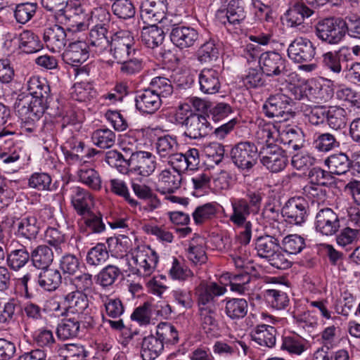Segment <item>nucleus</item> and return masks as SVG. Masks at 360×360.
<instances>
[{
  "label": "nucleus",
  "instance_id": "nucleus-1",
  "mask_svg": "<svg viewBox=\"0 0 360 360\" xmlns=\"http://www.w3.org/2000/svg\"><path fill=\"white\" fill-rule=\"evenodd\" d=\"M264 196V194L259 190L248 189L244 197L231 200L233 212L229 220L237 226H244L245 229L240 235V243L244 245L250 242L252 236V224L247 219L251 214H258Z\"/></svg>",
  "mask_w": 360,
  "mask_h": 360
},
{
  "label": "nucleus",
  "instance_id": "nucleus-2",
  "mask_svg": "<svg viewBox=\"0 0 360 360\" xmlns=\"http://www.w3.org/2000/svg\"><path fill=\"white\" fill-rule=\"evenodd\" d=\"M89 44L86 40L79 37L77 41L71 43L69 49L63 55L64 60L74 67V72L77 80L74 86L86 90L90 83L89 64L81 66L89 57Z\"/></svg>",
  "mask_w": 360,
  "mask_h": 360
},
{
  "label": "nucleus",
  "instance_id": "nucleus-3",
  "mask_svg": "<svg viewBox=\"0 0 360 360\" xmlns=\"http://www.w3.org/2000/svg\"><path fill=\"white\" fill-rule=\"evenodd\" d=\"M174 122L184 128V135L198 139L209 134L210 123L203 115L194 112L187 104L179 105L174 115Z\"/></svg>",
  "mask_w": 360,
  "mask_h": 360
},
{
  "label": "nucleus",
  "instance_id": "nucleus-4",
  "mask_svg": "<svg viewBox=\"0 0 360 360\" xmlns=\"http://www.w3.org/2000/svg\"><path fill=\"white\" fill-rule=\"evenodd\" d=\"M280 248L278 240L269 235L259 236L255 240V250L258 257L276 269H287L291 266V262L285 258Z\"/></svg>",
  "mask_w": 360,
  "mask_h": 360
},
{
  "label": "nucleus",
  "instance_id": "nucleus-5",
  "mask_svg": "<svg viewBox=\"0 0 360 360\" xmlns=\"http://www.w3.org/2000/svg\"><path fill=\"white\" fill-rule=\"evenodd\" d=\"M230 156L238 169L249 171L257 163L260 151H258L257 146L252 141H240L233 146Z\"/></svg>",
  "mask_w": 360,
  "mask_h": 360
},
{
  "label": "nucleus",
  "instance_id": "nucleus-6",
  "mask_svg": "<svg viewBox=\"0 0 360 360\" xmlns=\"http://www.w3.org/2000/svg\"><path fill=\"white\" fill-rule=\"evenodd\" d=\"M345 21L342 18L330 17L320 20L315 25L316 36L329 44H338L345 37Z\"/></svg>",
  "mask_w": 360,
  "mask_h": 360
},
{
  "label": "nucleus",
  "instance_id": "nucleus-7",
  "mask_svg": "<svg viewBox=\"0 0 360 360\" xmlns=\"http://www.w3.org/2000/svg\"><path fill=\"white\" fill-rule=\"evenodd\" d=\"M89 301L88 299V294L86 292H81V290H76L69 292L64 295L63 301L59 303L58 302H53L55 306L53 310L55 311H63L57 315L65 316L69 313L78 314L79 315L84 316V319L89 314Z\"/></svg>",
  "mask_w": 360,
  "mask_h": 360
},
{
  "label": "nucleus",
  "instance_id": "nucleus-8",
  "mask_svg": "<svg viewBox=\"0 0 360 360\" xmlns=\"http://www.w3.org/2000/svg\"><path fill=\"white\" fill-rule=\"evenodd\" d=\"M51 91H33L31 97L28 99L29 104L26 108L27 117L25 118V127L27 124L32 126L33 122L38 120L44 114L45 110L48 108L53 99L51 96ZM28 131H32L33 128L28 127L26 128Z\"/></svg>",
  "mask_w": 360,
  "mask_h": 360
},
{
  "label": "nucleus",
  "instance_id": "nucleus-9",
  "mask_svg": "<svg viewBox=\"0 0 360 360\" xmlns=\"http://www.w3.org/2000/svg\"><path fill=\"white\" fill-rule=\"evenodd\" d=\"M245 17L246 12L242 0H231L226 9L218 10L216 13L217 20L227 30L240 25Z\"/></svg>",
  "mask_w": 360,
  "mask_h": 360
},
{
  "label": "nucleus",
  "instance_id": "nucleus-10",
  "mask_svg": "<svg viewBox=\"0 0 360 360\" xmlns=\"http://www.w3.org/2000/svg\"><path fill=\"white\" fill-rule=\"evenodd\" d=\"M259 158L263 166L274 173L283 170L288 162L285 150L278 146L271 143L260 150Z\"/></svg>",
  "mask_w": 360,
  "mask_h": 360
},
{
  "label": "nucleus",
  "instance_id": "nucleus-11",
  "mask_svg": "<svg viewBox=\"0 0 360 360\" xmlns=\"http://www.w3.org/2000/svg\"><path fill=\"white\" fill-rule=\"evenodd\" d=\"M5 250L7 264L13 271L21 269L30 260V253L27 247L15 239L6 240Z\"/></svg>",
  "mask_w": 360,
  "mask_h": 360
},
{
  "label": "nucleus",
  "instance_id": "nucleus-12",
  "mask_svg": "<svg viewBox=\"0 0 360 360\" xmlns=\"http://www.w3.org/2000/svg\"><path fill=\"white\" fill-rule=\"evenodd\" d=\"M110 49L108 54H112L117 62H123L124 60L131 57L134 51H137L133 47L134 39L127 31L117 32L113 37L110 44Z\"/></svg>",
  "mask_w": 360,
  "mask_h": 360
},
{
  "label": "nucleus",
  "instance_id": "nucleus-13",
  "mask_svg": "<svg viewBox=\"0 0 360 360\" xmlns=\"http://www.w3.org/2000/svg\"><path fill=\"white\" fill-rule=\"evenodd\" d=\"M308 209V204L304 199L294 198L288 200L282 208L281 214L288 223L300 226L307 220Z\"/></svg>",
  "mask_w": 360,
  "mask_h": 360
},
{
  "label": "nucleus",
  "instance_id": "nucleus-14",
  "mask_svg": "<svg viewBox=\"0 0 360 360\" xmlns=\"http://www.w3.org/2000/svg\"><path fill=\"white\" fill-rule=\"evenodd\" d=\"M288 55L295 63H309L316 56V47L309 39L297 37L288 46Z\"/></svg>",
  "mask_w": 360,
  "mask_h": 360
},
{
  "label": "nucleus",
  "instance_id": "nucleus-15",
  "mask_svg": "<svg viewBox=\"0 0 360 360\" xmlns=\"http://www.w3.org/2000/svg\"><path fill=\"white\" fill-rule=\"evenodd\" d=\"M168 0H146L140 6V15L144 24L160 22L167 11Z\"/></svg>",
  "mask_w": 360,
  "mask_h": 360
},
{
  "label": "nucleus",
  "instance_id": "nucleus-16",
  "mask_svg": "<svg viewBox=\"0 0 360 360\" xmlns=\"http://www.w3.org/2000/svg\"><path fill=\"white\" fill-rule=\"evenodd\" d=\"M292 106V100L289 95L278 93L270 96L263 105V110L269 117L282 118L288 115Z\"/></svg>",
  "mask_w": 360,
  "mask_h": 360
},
{
  "label": "nucleus",
  "instance_id": "nucleus-17",
  "mask_svg": "<svg viewBox=\"0 0 360 360\" xmlns=\"http://www.w3.org/2000/svg\"><path fill=\"white\" fill-rule=\"evenodd\" d=\"M314 225L316 231L325 236L335 234L340 226L338 215L330 208H324L318 212Z\"/></svg>",
  "mask_w": 360,
  "mask_h": 360
},
{
  "label": "nucleus",
  "instance_id": "nucleus-18",
  "mask_svg": "<svg viewBox=\"0 0 360 360\" xmlns=\"http://www.w3.org/2000/svg\"><path fill=\"white\" fill-rule=\"evenodd\" d=\"M129 165L131 169L137 172L139 174L148 176L155 169V157L149 152L139 151L131 154Z\"/></svg>",
  "mask_w": 360,
  "mask_h": 360
},
{
  "label": "nucleus",
  "instance_id": "nucleus-19",
  "mask_svg": "<svg viewBox=\"0 0 360 360\" xmlns=\"http://www.w3.org/2000/svg\"><path fill=\"white\" fill-rule=\"evenodd\" d=\"M259 63L263 73L267 76L278 75L285 71V60L277 52L268 51L262 53Z\"/></svg>",
  "mask_w": 360,
  "mask_h": 360
},
{
  "label": "nucleus",
  "instance_id": "nucleus-20",
  "mask_svg": "<svg viewBox=\"0 0 360 360\" xmlns=\"http://www.w3.org/2000/svg\"><path fill=\"white\" fill-rule=\"evenodd\" d=\"M314 11L305 3L297 0L292 3L285 13L286 25L290 27H296L301 25L305 18H308L314 14Z\"/></svg>",
  "mask_w": 360,
  "mask_h": 360
},
{
  "label": "nucleus",
  "instance_id": "nucleus-21",
  "mask_svg": "<svg viewBox=\"0 0 360 360\" xmlns=\"http://www.w3.org/2000/svg\"><path fill=\"white\" fill-rule=\"evenodd\" d=\"M151 255V248L148 246H141L135 248L130 255L122 256L120 262L125 264L123 271L133 274L141 275V269L139 265L143 264L147 255Z\"/></svg>",
  "mask_w": 360,
  "mask_h": 360
},
{
  "label": "nucleus",
  "instance_id": "nucleus-22",
  "mask_svg": "<svg viewBox=\"0 0 360 360\" xmlns=\"http://www.w3.org/2000/svg\"><path fill=\"white\" fill-rule=\"evenodd\" d=\"M170 38L174 44L183 49L194 45L198 39V33L191 27L176 26L171 31Z\"/></svg>",
  "mask_w": 360,
  "mask_h": 360
},
{
  "label": "nucleus",
  "instance_id": "nucleus-23",
  "mask_svg": "<svg viewBox=\"0 0 360 360\" xmlns=\"http://www.w3.org/2000/svg\"><path fill=\"white\" fill-rule=\"evenodd\" d=\"M40 226L35 217H22L13 224L14 234L20 238L29 240L37 238Z\"/></svg>",
  "mask_w": 360,
  "mask_h": 360
},
{
  "label": "nucleus",
  "instance_id": "nucleus-24",
  "mask_svg": "<svg viewBox=\"0 0 360 360\" xmlns=\"http://www.w3.org/2000/svg\"><path fill=\"white\" fill-rule=\"evenodd\" d=\"M225 292V288L214 282L200 284L196 291L199 310L210 308L208 304L214 301V297L222 295Z\"/></svg>",
  "mask_w": 360,
  "mask_h": 360
},
{
  "label": "nucleus",
  "instance_id": "nucleus-25",
  "mask_svg": "<svg viewBox=\"0 0 360 360\" xmlns=\"http://www.w3.org/2000/svg\"><path fill=\"white\" fill-rule=\"evenodd\" d=\"M181 174L172 169H165L159 175L157 191L162 194L172 193L181 186Z\"/></svg>",
  "mask_w": 360,
  "mask_h": 360
},
{
  "label": "nucleus",
  "instance_id": "nucleus-26",
  "mask_svg": "<svg viewBox=\"0 0 360 360\" xmlns=\"http://www.w3.org/2000/svg\"><path fill=\"white\" fill-rule=\"evenodd\" d=\"M61 274L55 269L45 268L36 275L34 281L44 290L53 291L61 283Z\"/></svg>",
  "mask_w": 360,
  "mask_h": 360
},
{
  "label": "nucleus",
  "instance_id": "nucleus-27",
  "mask_svg": "<svg viewBox=\"0 0 360 360\" xmlns=\"http://www.w3.org/2000/svg\"><path fill=\"white\" fill-rule=\"evenodd\" d=\"M43 39L47 47L53 51L60 50L66 44V33L64 29L57 24L44 30Z\"/></svg>",
  "mask_w": 360,
  "mask_h": 360
},
{
  "label": "nucleus",
  "instance_id": "nucleus-28",
  "mask_svg": "<svg viewBox=\"0 0 360 360\" xmlns=\"http://www.w3.org/2000/svg\"><path fill=\"white\" fill-rule=\"evenodd\" d=\"M252 339L260 346L271 348L276 341V329L269 325L261 324L256 326L252 333Z\"/></svg>",
  "mask_w": 360,
  "mask_h": 360
},
{
  "label": "nucleus",
  "instance_id": "nucleus-29",
  "mask_svg": "<svg viewBox=\"0 0 360 360\" xmlns=\"http://www.w3.org/2000/svg\"><path fill=\"white\" fill-rule=\"evenodd\" d=\"M160 95L157 91H143L136 97V108L145 113H153L161 105Z\"/></svg>",
  "mask_w": 360,
  "mask_h": 360
},
{
  "label": "nucleus",
  "instance_id": "nucleus-30",
  "mask_svg": "<svg viewBox=\"0 0 360 360\" xmlns=\"http://www.w3.org/2000/svg\"><path fill=\"white\" fill-rule=\"evenodd\" d=\"M164 346L156 335H150L143 338L141 356L143 360H154L163 351Z\"/></svg>",
  "mask_w": 360,
  "mask_h": 360
},
{
  "label": "nucleus",
  "instance_id": "nucleus-31",
  "mask_svg": "<svg viewBox=\"0 0 360 360\" xmlns=\"http://www.w3.org/2000/svg\"><path fill=\"white\" fill-rule=\"evenodd\" d=\"M158 23L147 24L143 27L141 33V40L143 44L150 49H154L162 44L165 33L162 28L157 26Z\"/></svg>",
  "mask_w": 360,
  "mask_h": 360
},
{
  "label": "nucleus",
  "instance_id": "nucleus-32",
  "mask_svg": "<svg viewBox=\"0 0 360 360\" xmlns=\"http://www.w3.org/2000/svg\"><path fill=\"white\" fill-rule=\"evenodd\" d=\"M280 139L283 145L297 150L304 146V134L298 127H288L280 132Z\"/></svg>",
  "mask_w": 360,
  "mask_h": 360
},
{
  "label": "nucleus",
  "instance_id": "nucleus-33",
  "mask_svg": "<svg viewBox=\"0 0 360 360\" xmlns=\"http://www.w3.org/2000/svg\"><path fill=\"white\" fill-rule=\"evenodd\" d=\"M107 27L105 26H98V24L94 25L91 27V47H94L92 51L97 54H108L107 48L110 42L107 37Z\"/></svg>",
  "mask_w": 360,
  "mask_h": 360
},
{
  "label": "nucleus",
  "instance_id": "nucleus-34",
  "mask_svg": "<svg viewBox=\"0 0 360 360\" xmlns=\"http://www.w3.org/2000/svg\"><path fill=\"white\" fill-rule=\"evenodd\" d=\"M225 302V314L232 320L244 318L248 311V304L243 298H226Z\"/></svg>",
  "mask_w": 360,
  "mask_h": 360
},
{
  "label": "nucleus",
  "instance_id": "nucleus-35",
  "mask_svg": "<svg viewBox=\"0 0 360 360\" xmlns=\"http://www.w3.org/2000/svg\"><path fill=\"white\" fill-rule=\"evenodd\" d=\"M30 260L39 269L48 268L53 260V252L47 245H38L31 252Z\"/></svg>",
  "mask_w": 360,
  "mask_h": 360
},
{
  "label": "nucleus",
  "instance_id": "nucleus-36",
  "mask_svg": "<svg viewBox=\"0 0 360 360\" xmlns=\"http://www.w3.org/2000/svg\"><path fill=\"white\" fill-rule=\"evenodd\" d=\"M332 174L341 175L347 173L352 167V160L343 153L333 154L325 160Z\"/></svg>",
  "mask_w": 360,
  "mask_h": 360
},
{
  "label": "nucleus",
  "instance_id": "nucleus-37",
  "mask_svg": "<svg viewBox=\"0 0 360 360\" xmlns=\"http://www.w3.org/2000/svg\"><path fill=\"white\" fill-rule=\"evenodd\" d=\"M155 145L156 153L160 158L169 159L179 149L176 139L169 135H165L158 138Z\"/></svg>",
  "mask_w": 360,
  "mask_h": 360
},
{
  "label": "nucleus",
  "instance_id": "nucleus-38",
  "mask_svg": "<svg viewBox=\"0 0 360 360\" xmlns=\"http://www.w3.org/2000/svg\"><path fill=\"white\" fill-rule=\"evenodd\" d=\"M20 48L26 53L39 51L43 47L39 37L30 30H24L19 37Z\"/></svg>",
  "mask_w": 360,
  "mask_h": 360
},
{
  "label": "nucleus",
  "instance_id": "nucleus-39",
  "mask_svg": "<svg viewBox=\"0 0 360 360\" xmlns=\"http://www.w3.org/2000/svg\"><path fill=\"white\" fill-rule=\"evenodd\" d=\"M347 112L342 108L330 107L327 110L326 122L335 131L341 130L347 125Z\"/></svg>",
  "mask_w": 360,
  "mask_h": 360
},
{
  "label": "nucleus",
  "instance_id": "nucleus-40",
  "mask_svg": "<svg viewBox=\"0 0 360 360\" xmlns=\"http://www.w3.org/2000/svg\"><path fill=\"white\" fill-rule=\"evenodd\" d=\"M72 198V203L80 216L90 215V193L80 187H77Z\"/></svg>",
  "mask_w": 360,
  "mask_h": 360
},
{
  "label": "nucleus",
  "instance_id": "nucleus-41",
  "mask_svg": "<svg viewBox=\"0 0 360 360\" xmlns=\"http://www.w3.org/2000/svg\"><path fill=\"white\" fill-rule=\"evenodd\" d=\"M79 322L75 319L63 320L57 326L56 335L60 340H67L78 335Z\"/></svg>",
  "mask_w": 360,
  "mask_h": 360
},
{
  "label": "nucleus",
  "instance_id": "nucleus-42",
  "mask_svg": "<svg viewBox=\"0 0 360 360\" xmlns=\"http://www.w3.org/2000/svg\"><path fill=\"white\" fill-rule=\"evenodd\" d=\"M69 0H41L42 7L48 11L55 12L56 23L63 24L67 20L65 15V8Z\"/></svg>",
  "mask_w": 360,
  "mask_h": 360
},
{
  "label": "nucleus",
  "instance_id": "nucleus-43",
  "mask_svg": "<svg viewBox=\"0 0 360 360\" xmlns=\"http://www.w3.org/2000/svg\"><path fill=\"white\" fill-rule=\"evenodd\" d=\"M198 60L202 64H212L219 58V49L214 40L204 43L197 51Z\"/></svg>",
  "mask_w": 360,
  "mask_h": 360
},
{
  "label": "nucleus",
  "instance_id": "nucleus-44",
  "mask_svg": "<svg viewBox=\"0 0 360 360\" xmlns=\"http://www.w3.org/2000/svg\"><path fill=\"white\" fill-rule=\"evenodd\" d=\"M156 337L158 338L162 345H174L179 341L178 331L170 323L162 322L157 326Z\"/></svg>",
  "mask_w": 360,
  "mask_h": 360
},
{
  "label": "nucleus",
  "instance_id": "nucleus-45",
  "mask_svg": "<svg viewBox=\"0 0 360 360\" xmlns=\"http://www.w3.org/2000/svg\"><path fill=\"white\" fill-rule=\"evenodd\" d=\"M305 248V240L297 234H290L283 238L281 248L290 255H297Z\"/></svg>",
  "mask_w": 360,
  "mask_h": 360
},
{
  "label": "nucleus",
  "instance_id": "nucleus-46",
  "mask_svg": "<svg viewBox=\"0 0 360 360\" xmlns=\"http://www.w3.org/2000/svg\"><path fill=\"white\" fill-rule=\"evenodd\" d=\"M200 90H219L220 83L218 73L213 69H203L199 75Z\"/></svg>",
  "mask_w": 360,
  "mask_h": 360
},
{
  "label": "nucleus",
  "instance_id": "nucleus-47",
  "mask_svg": "<svg viewBox=\"0 0 360 360\" xmlns=\"http://www.w3.org/2000/svg\"><path fill=\"white\" fill-rule=\"evenodd\" d=\"M313 144L320 152H329L339 148L340 145L335 135L328 132L317 134Z\"/></svg>",
  "mask_w": 360,
  "mask_h": 360
},
{
  "label": "nucleus",
  "instance_id": "nucleus-48",
  "mask_svg": "<svg viewBox=\"0 0 360 360\" xmlns=\"http://www.w3.org/2000/svg\"><path fill=\"white\" fill-rule=\"evenodd\" d=\"M266 302L274 309H283L288 306L289 299L285 292L276 289H268L264 292Z\"/></svg>",
  "mask_w": 360,
  "mask_h": 360
},
{
  "label": "nucleus",
  "instance_id": "nucleus-49",
  "mask_svg": "<svg viewBox=\"0 0 360 360\" xmlns=\"http://www.w3.org/2000/svg\"><path fill=\"white\" fill-rule=\"evenodd\" d=\"M120 274V270L117 266L108 265L95 276V282L103 288L110 286L115 283Z\"/></svg>",
  "mask_w": 360,
  "mask_h": 360
},
{
  "label": "nucleus",
  "instance_id": "nucleus-50",
  "mask_svg": "<svg viewBox=\"0 0 360 360\" xmlns=\"http://www.w3.org/2000/svg\"><path fill=\"white\" fill-rule=\"evenodd\" d=\"M217 212V204L215 202H208L197 207L192 215L195 223L200 224L214 218Z\"/></svg>",
  "mask_w": 360,
  "mask_h": 360
},
{
  "label": "nucleus",
  "instance_id": "nucleus-51",
  "mask_svg": "<svg viewBox=\"0 0 360 360\" xmlns=\"http://www.w3.org/2000/svg\"><path fill=\"white\" fill-rule=\"evenodd\" d=\"M185 80V84L181 82L178 84L176 86H174L169 79L165 77H156L151 80L150 83V88L152 90H158L161 88L172 89L179 88L181 90H186L188 89L193 88L192 84H193V81L191 78H186Z\"/></svg>",
  "mask_w": 360,
  "mask_h": 360
},
{
  "label": "nucleus",
  "instance_id": "nucleus-52",
  "mask_svg": "<svg viewBox=\"0 0 360 360\" xmlns=\"http://www.w3.org/2000/svg\"><path fill=\"white\" fill-rule=\"evenodd\" d=\"M112 9L116 16L124 20L133 18L136 13L135 6L131 0H116Z\"/></svg>",
  "mask_w": 360,
  "mask_h": 360
},
{
  "label": "nucleus",
  "instance_id": "nucleus-53",
  "mask_svg": "<svg viewBox=\"0 0 360 360\" xmlns=\"http://www.w3.org/2000/svg\"><path fill=\"white\" fill-rule=\"evenodd\" d=\"M131 57L124 60L123 62H118L122 64L121 72L127 75H134L139 72L143 68L142 59L140 58V52L134 51Z\"/></svg>",
  "mask_w": 360,
  "mask_h": 360
},
{
  "label": "nucleus",
  "instance_id": "nucleus-54",
  "mask_svg": "<svg viewBox=\"0 0 360 360\" xmlns=\"http://www.w3.org/2000/svg\"><path fill=\"white\" fill-rule=\"evenodd\" d=\"M37 5L35 3H23L18 4L14 10L16 21L21 24L27 22L35 14Z\"/></svg>",
  "mask_w": 360,
  "mask_h": 360
},
{
  "label": "nucleus",
  "instance_id": "nucleus-55",
  "mask_svg": "<svg viewBox=\"0 0 360 360\" xmlns=\"http://www.w3.org/2000/svg\"><path fill=\"white\" fill-rule=\"evenodd\" d=\"M115 135L110 129H98L91 134V141L98 147L105 149L111 147L115 143Z\"/></svg>",
  "mask_w": 360,
  "mask_h": 360
},
{
  "label": "nucleus",
  "instance_id": "nucleus-56",
  "mask_svg": "<svg viewBox=\"0 0 360 360\" xmlns=\"http://www.w3.org/2000/svg\"><path fill=\"white\" fill-rule=\"evenodd\" d=\"M201 326L207 334H212L218 329V322L215 319V311L212 308H201L200 310Z\"/></svg>",
  "mask_w": 360,
  "mask_h": 360
},
{
  "label": "nucleus",
  "instance_id": "nucleus-57",
  "mask_svg": "<svg viewBox=\"0 0 360 360\" xmlns=\"http://www.w3.org/2000/svg\"><path fill=\"white\" fill-rule=\"evenodd\" d=\"M105 161L111 167L117 168V169L122 174H125L128 171L129 165V159L124 158L121 153L117 150H110L105 154Z\"/></svg>",
  "mask_w": 360,
  "mask_h": 360
},
{
  "label": "nucleus",
  "instance_id": "nucleus-58",
  "mask_svg": "<svg viewBox=\"0 0 360 360\" xmlns=\"http://www.w3.org/2000/svg\"><path fill=\"white\" fill-rule=\"evenodd\" d=\"M188 259L195 265H201L207 262V257L202 244H195L193 238L187 249Z\"/></svg>",
  "mask_w": 360,
  "mask_h": 360
},
{
  "label": "nucleus",
  "instance_id": "nucleus-59",
  "mask_svg": "<svg viewBox=\"0 0 360 360\" xmlns=\"http://www.w3.org/2000/svg\"><path fill=\"white\" fill-rule=\"evenodd\" d=\"M310 183L316 186H327L333 182L332 172L325 171L320 167H313L309 172Z\"/></svg>",
  "mask_w": 360,
  "mask_h": 360
},
{
  "label": "nucleus",
  "instance_id": "nucleus-60",
  "mask_svg": "<svg viewBox=\"0 0 360 360\" xmlns=\"http://www.w3.org/2000/svg\"><path fill=\"white\" fill-rule=\"evenodd\" d=\"M240 349H242L245 354L248 349L246 345L240 341L232 342L229 344L223 342H217L214 347L213 350L215 353L219 354H233L240 352Z\"/></svg>",
  "mask_w": 360,
  "mask_h": 360
},
{
  "label": "nucleus",
  "instance_id": "nucleus-61",
  "mask_svg": "<svg viewBox=\"0 0 360 360\" xmlns=\"http://www.w3.org/2000/svg\"><path fill=\"white\" fill-rule=\"evenodd\" d=\"M281 349L291 354L300 355L305 350L304 340L299 336L285 337L283 339Z\"/></svg>",
  "mask_w": 360,
  "mask_h": 360
},
{
  "label": "nucleus",
  "instance_id": "nucleus-62",
  "mask_svg": "<svg viewBox=\"0 0 360 360\" xmlns=\"http://www.w3.org/2000/svg\"><path fill=\"white\" fill-rule=\"evenodd\" d=\"M33 342L40 347H51L55 343V338L51 330L41 328L32 334Z\"/></svg>",
  "mask_w": 360,
  "mask_h": 360
},
{
  "label": "nucleus",
  "instance_id": "nucleus-63",
  "mask_svg": "<svg viewBox=\"0 0 360 360\" xmlns=\"http://www.w3.org/2000/svg\"><path fill=\"white\" fill-rule=\"evenodd\" d=\"M51 181V177L47 173L36 172L30 177L28 185L30 188L39 191H48L50 190Z\"/></svg>",
  "mask_w": 360,
  "mask_h": 360
},
{
  "label": "nucleus",
  "instance_id": "nucleus-64",
  "mask_svg": "<svg viewBox=\"0 0 360 360\" xmlns=\"http://www.w3.org/2000/svg\"><path fill=\"white\" fill-rule=\"evenodd\" d=\"M344 21L345 36L347 34L349 37L360 40V17L354 15H348Z\"/></svg>",
  "mask_w": 360,
  "mask_h": 360
}]
</instances>
